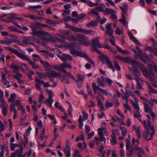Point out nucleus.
<instances>
[{
	"label": "nucleus",
	"instance_id": "43",
	"mask_svg": "<svg viewBox=\"0 0 157 157\" xmlns=\"http://www.w3.org/2000/svg\"><path fill=\"white\" fill-rule=\"evenodd\" d=\"M45 21L47 23L51 25H55L58 23L57 21H52L49 19H46Z\"/></svg>",
	"mask_w": 157,
	"mask_h": 157
},
{
	"label": "nucleus",
	"instance_id": "33",
	"mask_svg": "<svg viewBox=\"0 0 157 157\" xmlns=\"http://www.w3.org/2000/svg\"><path fill=\"white\" fill-rule=\"evenodd\" d=\"M53 102V99L52 98H48L44 102V103H46L48 105H49L51 108L52 107V104Z\"/></svg>",
	"mask_w": 157,
	"mask_h": 157
},
{
	"label": "nucleus",
	"instance_id": "41",
	"mask_svg": "<svg viewBox=\"0 0 157 157\" xmlns=\"http://www.w3.org/2000/svg\"><path fill=\"white\" fill-rule=\"evenodd\" d=\"M21 144H11L10 148V149L13 151L16 147H21Z\"/></svg>",
	"mask_w": 157,
	"mask_h": 157
},
{
	"label": "nucleus",
	"instance_id": "46",
	"mask_svg": "<svg viewBox=\"0 0 157 157\" xmlns=\"http://www.w3.org/2000/svg\"><path fill=\"white\" fill-rule=\"evenodd\" d=\"M150 80L151 82L152 85L155 87H156L157 86L156 85V81L155 79V76L152 77L150 79Z\"/></svg>",
	"mask_w": 157,
	"mask_h": 157
},
{
	"label": "nucleus",
	"instance_id": "63",
	"mask_svg": "<svg viewBox=\"0 0 157 157\" xmlns=\"http://www.w3.org/2000/svg\"><path fill=\"white\" fill-rule=\"evenodd\" d=\"M121 129L122 130V136H125L126 134L127 130L126 128L123 127L119 126Z\"/></svg>",
	"mask_w": 157,
	"mask_h": 157
},
{
	"label": "nucleus",
	"instance_id": "34",
	"mask_svg": "<svg viewBox=\"0 0 157 157\" xmlns=\"http://www.w3.org/2000/svg\"><path fill=\"white\" fill-rule=\"evenodd\" d=\"M134 79L136 80V88L139 90H143V88L139 80H140L139 79H136L135 78H134Z\"/></svg>",
	"mask_w": 157,
	"mask_h": 157
},
{
	"label": "nucleus",
	"instance_id": "25",
	"mask_svg": "<svg viewBox=\"0 0 157 157\" xmlns=\"http://www.w3.org/2000/svg\"><path fill=\"white\" fill-rule=\"evenodd\" d=\"M63 68V70H65V68H67L69 69H71L72 68V65L69 63L65 62L62 64Z\"/></svg>",
	"mask_w": 157,
	"mask_h": 157
},
{
	"label": "nucleus",
	"instance_id": "47",
	"mask_svg": "<svg viewBox=\"0 0 157 157\" xmlns=\"http://www.w3.org/2000/svg\"><path fill=\"white\" fill-rule=\"evenodd\" d=\"M89 14L96 17L98 16L99 15V13L95 10L92 9L91 12L89 13Z\"/></svg>",
	"mask_w": 157,
	"mask_h": 157
},
{
	"label": "nucleus",
	"instance_id": "50",
	"mask_svg": "<svg viewBox=\"0 0 157 157\" xmlns=\"http://www.w3.org/2000/svg\"><path fill=\"white\" fill-rule=\"evenodd\" d=\"M75 81H76L78 87L79 88L82 86L84 80L75 79Z\"/></svg>",
	"mask_w": 157,
	"mask_h": 157
},
{
	"label": "nucleus",
	"instance_id": "39",
	"mask_svg": "<svg viewBox=\"0 0 157 157\" xmlns=\"http://www.w3.org/2000/svg\"><path fill=\"white\" fill-rule=\"evenodd\" d=\"M24 140H21V142L23 144V145L25 146L28 143V139H27V135H25V134H24L23 135Z\"/></svg>",
	"mask_w": 157,
	"mask_h": 157
},
{
	"label": "nucleus",
	"instance_id": "9",
	"mask_svg": "<svg viewBox=\"0 0 157 157\" xmlns=\"http://www.w3.org/2000/svg\"><path fill=\"white\" fill-rule=\"evenodd\" d=\"M92 86L95 93L96 92L97 90H98L99 92L101 93L102 94L106 96H107L108 95V92L107 90L100 88L98 86H97L94 82L92 83Z\"/></svg>",
	"mask_w": 157,
	"mask_h": 157
},
{
	"label": "nucleus",
	"instance_id": "7",
	"mask_svg": "<svg viewBox=\"0 0 157 157\" xmlns=\"http://www.w3.org/2000/svg\"><path fill=\"white\" fill-rule=\"evenodd\" d=\"M135 65L136 66L135 64H132V66L133 68L129 67L128 69L129 70L135 77L136 79H139L141 82H143V80L140 78L139 76H140L141 75L138 69L135 67Z\"/></svg>",
	"mask_w": 157,
	"mask_h": 157
},
{
	"label": "nucleus",
	"instance_id": "58",
	"mask_svg": "<svg viewBox=\"0 0 157 157\" xmlns=\"http://www.w3.org/2000/svg\"><path fill=\"white\" fill-rule=\"evenodd\" d=\"M36 73L38 75L39 77L41 78H44L46 76H47V74H45L42 72H36Z\"/></svg>",
	"mask_w": 157,
	"mask_h": 157
},
{
	"label": "nucleus",
	"instance_id": "14",
	"mask_svg": "<svg viewBox=\"0 0 157 157\" xmlns=\"http://www.w3.org/2000/svg\"><path fill=\"white\" fill-rule=\"evenodd\" d=\"M111 27L112 25L111 23L108 24L105 27V33L108 34L110 36L112 35L113 33V30L111 29Z\"/></svg>",
	"mask_w": 157,
	"mask_h": 157
},
{
	"label": "nucleus",
	"instance_id": "29",
	"mask_svg": "<svg viewBox=\"0 0 157 157\" xmlns=\"http://www.w3.org/2000/svg\"><path fill=\"white\" fill-rule=\"evenodd\" d=\"M116 47L119 52L123 54H130V53L126 50H123L122 48L117 45H116Z\"/></svg>",
	"mask_w": 157,
	"mask_h": 157
},
{
	"label": "nucleus",
	"instance_id": "45",
	"mask_svg": "<svg viewBox=\"0 0 157 157\" xmlns=\"http://www.w3.org/2000/svg\"><path fill=\"white\" fill-rule=\"evenodd\" d=\"M76 44L78 45H84L86 46H88L90 45V42H82L80 40H78V42H77L76 43Z\"/></svg>",
	"mask_w": 157,
	"mask_h": 157
},
{
	"label": "nucleus",
	"instance_id": "40",
	"mask_svg": "<svg viewBox=\"0 0 157 157\" xmlns=\"http://www.w3.org/2000/svg\"><path fill=\"white\" fill-rule=\"evenodd\" d=\"M3 95H4L3 91L2 90L0 91V102H1V104L4 103H6V102L4 100Z\"/></svg>",
	"mask_w": 157,
	"mask_h": 157
},
{
	"label": "nucleus",
	"instance_id": "13",
	"mask_svg": "<svg viewBox=\"0 0 157 157\" xmlns=\"http://www.w3.org/2000/svg\"><path fill=\"white\" fill-rule=\"evenodd\" d=\"M97 82L98 85V86L99 87H104L105 85L104 84V77L103 76H101L100 77H98L97 79Z\"/></svg>",
	"mask_w": 157,
	"mask_h": 157
},
{
	"label": "nucleus",
	"instance_id": "2",
	"mask_svg": "<svg viewBox=\"0 0 157 157\" xmlns=\"http://www.w3.org/2000/svg\"><path fill=\"white\" fill-rule=\"evenodd\" d=\"M6 48L10 52L15 55L21 59L25 60L29 63V64L31 65L33 68L37 69L39 68L40 67L36 64L35 62L32 61L28 56L25 54L20 53L17 50L15 49L10 47H7Z\"/></svg>",
	"mask_w": 157,
	"mask_h": 157
},
{
	"label": "nucleus",
	"instance_id": "6",
	"mask_svg": "<svg viewBox=\"0 0 157 157\" xmlns=\"http://www.w3.org/2000/svg\"><path fill=\"white\" fill-rule=\"evenodd\" d=\"M70 29L76 32L82 33L90 35H93L96 32L95 30L92 29L88 30L82 28H78L76 27L72 26Z\"/></svg>",
	"mask_w": 157,
	"mask_h": 157
},
{
	"label": "nucleus",
	"instance_id": "60",
	"mask_svg": "<svg viewBox=\"0 0 157 157\" xmlns=\"http://www.w3.org/2000/svg\"><path fill=\"white\" fill-rule=\"evenodd\" d=\"M98 105L101 110L103 111L104 110V107L101 100H99L98 101Z\"/></svg>",
	"mask_w": 157,
	"mask_h": 157
},
{
	"label": "nucleus",
	"instance_id": "8",
	"mask_svg": "<svg viewBox=\"0 0 157 157\" xmlns=\"http://www.w3.org/2000/svg\"><path fill=\"white\" fill-rule=\"evenodd\" d=\"M98 133L100 136V140L101 141L105 142V138L103 134V132L105 133H107L106 129L105 128H101L98 129Z\"/></svg>",
	"mask_w": 157,
	"mask_h": 157
},
{
	"label": "nucleus",
	"instance_id": "26",
	"mask_svg": "<svg viewBox=\"0 0 157 157\" xmlns=\"http://www.w3.org/2000/svg\"><path fill=\"white\" fill-rule=\"evenodd\" d=\"M124 13L122 14V18L119 20V21L121 22L125 27L126 26V17Z\"/></svg>",
	"mask_w": 157,
	"mask_h": 157
},
{
	"label": "nucleus",
	"instance_id": "56",
	"mask_svg": "<svg viewBox=\"0 0 157 157\" xmlns=\"http://www.w3.org/2000/svg\"><path fill=\"white\" fill-rule=\"evenodd\" d=\"M135 151H136V150L133 148L129 150V153H127L126 155L130 156L135 154Z\"/></svg>",
	"mask_w": 157,
	"mask_h": 157
},
{
	"label": "nucleus",
	"instance_id": "49",
	"mask_svg": "<svg viewBox=\"0 0 157 157\" xmlns=\"http://www.w3.org/2000/svg\"><path fill=\"white\" fill-rule=\"evenodd\" d=\"M45 90L46 92L48 94V98H52L54 96L53 93V91L48 89H46Z\"/></svg>",
	"mask_w": 157,
	"mask_h": 157
},
{
	"label": "nucleus",
	"instance_id": "28",
	"mask_svg": "<svg viewBox=\"0 0 157 157\" xmlns=\"http://www.w3.org/2000/svg\"><path fill=\"white\" fill-rule=\"evenodd\" d=\"M98 23L96 21H91L90 22H88L86 25V26L90 27H94L98 25Z\"/></svg>",
	"mask_w": 157,
	"mask_h": 157
},
{
	"label": "nucleus",
	"instance_id": "61",
	"mask_svg": "<svg viewBox=\"0 0 157 157\" xmlns=\"http://www.w3.org/2000/svg\"><path fill=\"white\" fill-rule=\"evenodd\" d=\"M134 107V109L136 110V111L139 110L140 109V107H139L138 103V102L137 100V99L136 100V103L133 105Z\"/></svg>",
	"mask_w": 157,
	"mask_h": 157
},
{
	"label": "nucleus",
	"instance_id": "23",
	"mask_svg": "<svg viewBox=\"0 0 157 157\" xmlns=\"http://www.w3.org/2000/svg\"><path fill=\"white\" fill-rule=\"evenodd\" d=\"M14 42L12 39H10L7 40H0V43L3 44L9 45Z\"/></svg>",
	"mask_w": 157,
	"mask_h": 157
},
{
	"label": "nucleus",
	"instance_id": "20",
	"mask_svg": "<svg viewBox=\"0 0 157 157\" xmlns=\"http://www.w3.org/2000/svg\"><path fill=\"white\" fill-rule=\"evenodd\" d=\"M71 148L70 146H65L64 149V152L67 157H70L71 155Z\"/></svg>",
	"mask_w": 157,
	"mask_h": 157
},
{
	"label": "nucleus",
	"instance_id": "38",
	"mask_svg": "<svg viewBox=\"0 0 157 157\" xmlns=\"http://www.w3.org/2000/svg\"><path fill=\"white\" fill-rule=\"evenodd\" d=\"M11 68H13V69L14 71H18L20 69V67L17 65L12 64L10 66Z\"/></svg>",
	"mask_w": 157,
	"mask_h": 157
},
{
	"label": "nucleus",
	"instance_id": "5",
	"mask_svg": "<svg viewBox=\"0 0 157 157\" xmlns=\"http://www.w3.org/2000/svg\"><path fill=\"white\" fill-rule=\"evenodd\" d=\"M140 69L144 76L147 78L150 79L151 78L154 77L155 75L154 73L150 70H147L146 67L142 63H140Z\"/></svg>",
	"mask_w": 157,
	"mask_h": 157
},
{
	"label": "nucleus",
	"instance_id": "31",
	"mask_svg": "<svg viewBox=\"0 0 157 157\" xmlns=\"http://www.w3.org/2000/svg\"><path fill=\"white\" fill-rule=\"evenodd\" d=\"M136 151L138 152L137 153L138 157H142L140 153L143 155H145L144 151L141 147H139Z\"/></svg>",
	"mask_w": 157,
	"mask_h": 157
},
{
	"label": "nucleus",
	"instance_id": "51",
	"mask_svg": "<svg viewBox=\"0 0 157 157\" xmlns=\"http://www.w3.org/2000/svg\"><path fill=\"white\" fill-rule=\"evenodd\" d=\"M59 77V78L61 81L64 84H69L70 82L69 81L67 80L66 78H64L62 76H60Z\"/></svg>",
	"mask_w": 157,
	"mask_h": 157
},
{
	"label": "nucleus",
	"instance_id": "55",
	"mask_svg": "<svg viewBox=\"0 0 157 157\" xmlns=\"http://www.w3.org/2000/svg\"><path fill=\"white\" fill-rule=\"evenodd\" d=\"M16 97V94L15 93L11 94L10 96V98L9 99V102H11L13 101Z\"/></svg>",
	"mask_w": 157,
	"mask_h": 157
},
{
	"label": "nucleus",
	"instance_id": "52",
	"mask_svg": "<svg viewBox=\"0 0 157 157\" xmlns=\"http://www.w3.org/2000/svg\"><path fill=\"white\" fill-rule=\"evenodd\" d=\"M87 3L88 6L90 7H93L98 5V3L97 2L93 3L90 1L87 2Z\"/></svg>",
	"mask_w": 157,
	"mask_h": 157
},
{
	"label": "nucleus",
	"instance_id": "32",
	"mask_svg": "<svg viewBox=\"0 0 157 157\" xmlns=\"http://www.w3.org/2000/svg\"><path fill=\"white\" fill-rule=\"evenodd\" d=\"M56 71H62L63 68L62 64H57L53 66L52 67Z\"/></svg>",
	"mask_w": 157,
	"mask_h": 157
},
{
	"label": "nucleus",
	"instance_id": "53",
	"mask_svg": "<svg viewBox=\"0 0 157 157\" xmlns=\"http://www.w3.org/2000/svg\"><path fill=\"white\" fill-rule=\"evenodd\" d=\"M48 117L52 120V121H54L53 123L54 124H56L57 123V121L55 119V117L54 115H52L50 114H48Z\"/></svg>",
	"mask_w": 157,
	"mask_h": 157
},
{
	"label": "nucleus",
	"instance_id": "21",
	"mask_svg": "<svg viewBox=\"0 0 157 157\" xmlns=\"http://www.w3.org/2000/svg\"><path fill=\"white\" fill-rule=\"evenodd\" d=\"M116 13V11L115 10L112 9H109L108 8H106L105 9L104 12V14L105 15L112 14L113 13Z\"/></svg>",
	"mask_w": 157,
	"mask_h": 157
},
{
	"label": "nucleus",
	"instance_id": "36",
	"mask_svg": "<svg viewBox=\"0 0 157 157\" xmlns=\"http://www.w3.org/2000/svg\"><path fill=\"white\" fill-rule=\"evenodd\" d=\"M23 151V147L21 144V147L18 150H17L16 152V156L22 155Z\"/></svg>",
	"mask_w": 157,
	"mask_h": 157
},
{
	"label": "nucleus",
	"instance_id": "62",
	"mask_svg": "<svg viewBox=\"0 0 157 157\" xmlns=\"http://www.w3.org/2000/svg\"><path fill=\"white\" fill-rule=\"evenodd\" d=\"M136 112L135 111H134L133 113H134V117L135 118H137L139 119L141 117V116L139 110L136 111Z\"/></svg>",
	"mask_w": 157,
	"mask_h": 157
},
{
	"label": "nucleus",
	"instance_id": "57",
	"mask_svg": "<svg viewBox=\"0 0 157 157\" xmlns=\"http://www.w3.org/2000/svg\"><path fill=\"white\" fill-rule=\"evenodd\" d=\"M148 92L149 93H152L153 94H157V91L156 90L154 89L152 86H151L148 88Z\"/></svg>",
	"mask_w": 157,
	"mask_h": 157
},
{
	"label": "nucleus",
	"instance_id": "59",
	"mask_svg": "<svg viewBox=\"0 0 157 157\" xmlns=\"http://www.w3.org/2000/svg\"><path fill=\"white\" fill-rule=\"evenodd\" d=\"M86 88L88 91V94H89L91 96L94 97V96L93 95L90 87L88 85H87Z\"/></svg>",
	"mask_w": 157,
	"mask_h": 157
},
{
	"label": "nucleus",
	"instance_id": "37",
	"mask_svg": "<svg viewBox=\"0 0 157 157\" xmlns=\"http://www.w3.org/2000/svg\"><path fill=\"white\" fill-rule=\"evenodd\" d=\"M115 33L118 35H120L124 33V30L123 29H120L119 27H116Z\"/></svg>",
	"mask_w": 157,
	"mask_h": 157
},
{
	"label": "nucleus",
	"instance_id": "10",
	"mask_svg": "<svg viewBox=\"0 0 157 157\" xmlns=\"http://www.w3.org/2000/svg\"><path fill=\"white\" fill-rule=\"evenodd\" d=\"M57 56L59 58L64 62L67 60H72V58L71 56L67 54H63L62 55H58Z\"/></svg>",
	"mask_w": 157,
	"mask_h": 157
},
{
	"label": "nucleus",
	"instance_id": "64",
	"mask_svg": "<svg viewBox=\"0 0 157 157\" xmlns=\"http://www.w3.org/2000/svg\"><path fill=\"white\" fill-rule=\"evenodd\" d=\"M35 82H36V83L40 85H42V84H44V81L40 80L38 78H36V79L35 80Z\"/></svg>",
	"mask_w": 157,
	"mask_h": 157
},
{
	"label": "nucleus",
	"instance_id": "17",
	"mask_svg": "<svg viewBox=\"0 0 157 157\" xmlns=\"http://www.w3.org/2000/svg\"><path fill=\"white\" fill-rule=\"evenodd\" d=\"M112 134L111 135V137L112 138V140L114 144H116L117 143L116 139V134L118 132V130L117 129H113L112 131Z\"/></svg>",
	"mask_w": 157,
	"mask_h": 157
},
{
	"label": "nucleus",
	"instance_id": "3",
	"mask_svg": "<svg viewBox=\"0 0 157 157\" xmlns=\"http://www.w3.org/2000/svg\"><path fill=\"white\" fill-rule=\"evenodd\" d=\"M29 27L32 29L31 34L33 35L37 36L39 37L44 36L50 37L51 35L49 33L45 31L36 30L40 29L39 22L31 23L30 24Z\"/></svg>",
	"mask_w": 157,
	"mask_h": 157
},
{
	"label": "nucleus",
	"instance_id": "48",
	"mask_svg": "<svg viewBox=\"0 0 157 157\" xmlns=\"http://www.w3.org/2000/svg\"><path fill=\"white\" fill-rule=\"evenodd\" d=\"M151 130L152 131V133L150 135V138L147 140V141L148 142L149 140L152 139L153 136L154 135L155 132L153 127L151 128Z\"/></svg>",
	"mask_w": 157,
	"mask_h": 157
},
{
	"label": "nucleus",
	"instance_id": "15",
	"mask_svg": "<svg viewBox=\"0 0 157 157\" xmlns=\"http://www.w3.org/2000/svg\"><path fill=\"white\" fill-rule=\"evenodd\" d=\"M138 54L137 56L144 63H146V59L148 60L149 59L148 56L145 53H138Z\"/></svg>",
	"mask_w": 157,
	"mask_h": 157
},
{
	"label": "nucleus",
	"instance_id": "22",
	"mask_svg": "<svg viewBox=\"0 0 157 157\" xmlns=\"http://www.w3.org/2000/svg\"><path fill=\"white\" fill-rule=\"evenodd\" d=\"M32 57L33 58V60L35 62L39 61L40 63L42 60L41 58L37 54H33L32 55Z\"/></svg>",
	"mask_w": 157,
	"mask_h": 157
},
{
	"label": "nucleus",
	"instance_id": "42",
	"mask_svg": "<svg viewBox=\"0 0 157 157\" xmlns=\"http://www.w3.org/2000/svg\"><path fill=\"white\" fill-rule=\"evenodd\" d=\"M40 63L43 65L45 68H48V67L51 68L52 66L49 63L46 61H44L43 60Z\"/></svg>",
	"mask_w": 157,
	"mask_h": 157
},
{
	"label": "nucleus",
	"instance_id": "4",
	"mask_svg": "<svg viewBox=\"0 0 157 157\" xmlns=\"http://www.w3.org/2000/svg\"><path fill=\"white\" fill-rule=\"evenodd\" d=\"M70 53L74 56L83 57L88 60L90 63L92 64L94 66L95 65L94 63L91 59V58L85 53L80 51H78L77 50L75 49H71L70 50Z\"/></svg>",
	"mask_w": 157,
	"mask_h": 157
},
{
	"label": "nucleus",
	"instance_id": "1",
	"mask_svg": "<svg viewBox=\"0 0 157 157\" xmlns=\"http://www.w3.org/2000/svg\"><path fill=\"white\" fill-rule=\"evenodd\" d=\"M92 47L94 50L98 54L100 55L99 58L100 59L101 62L102 63L105 64V61L107 67L110 69L113 70L114 71V68L111 60L109 57L101 53V51L98 50L96 46L99 48H101V45L100 44L99 38L96 37L92 40Z\"/></svg>",
	"mask_w": 157,
	"mask_h": 157
},
{
	"label": "nucleus",
	"instance_id": "44",
	"mask_svg": "<svg viewBox=\"0 0 157 157\" xmlns=\"http://www.w3.org/2000/svg\"><path fill=\"white\" fill-rule=\"evenodd\" d=\"M63 71L66 75L69 76L73 80H75V78L69 72L67 71L66 70H63Z\"/></svg>",
	"mask_w": 157,
	"mask_h": 157
},
{
	"label": "nucleus",
	"instance_id": "24",
	"mask_svg": "<svg viewBox=\"0 0 157 157\" xmlns=\"http://www.w3.org/2000/svg\"><path fill=\"white\" fill-rule=\"evenodd\" d=\"M143 104L144 105V111L145 112L149 113L152 112V109L149 107L148 105L145 102H144Z\"/></svg>",
	"mask_w": 157,
	"mask_h": 157
},
{
	"label": "nucleus",
	"instance_id": "27",
	"mask_svg": "<svg viewBox=\"0 0 157 157\" xmlns=\"http://www.w3.org/2000/svg\"><path fill=\"white\" fill-rule=\"evenodd\" d=\"M77 36L78 39L76 41H75V44L77 42H78V40H80L81 41V40H88V38L85 36L81 34H78L77 35Z\"/></svg>",
	"mask_w": 157,
	"mask_h": 157
},
{
	"label": "nucleus",
	"instance_id": "19",
	"mask_svg": "<svg viewBox=\"0 0 157 157\" xmlns=\"http://www.w3.org/2000/svg\"><path fill=\"white\" fill-rule=\"evenodd\" d=\"M40 37L41 40L42 42H51L53 43L54 42V39L52 37L49 38L46 37Z\"/></svg>",
	"mask_w": 157,
	"mask_h": 157
},
{
	"label": "nucleus",
	"instance_id": "12",
	"mask_svg": "<svg viewBox=\"0 0 157 157\" xmlns=\"http://www.w3.org/2000/svg\"><path fill=\"white\" fill-rule=\"evenodd\" d=\"M60 75V73L53 70L47 73V76L49 78L52 77H59Z\"/></svg>",
	"mask_w": 157,
	"mask_h": 157
},
{
	"label": "nucleus",
	"instance_id": "16",
	"mask_svg": "<svg viewBox=\"0 0 157 157\" xmlns=\"http://www.w3.org/2000/svg\"><path fill=\"white\" fill-rule=\"evenodd\" d=\"M1 106H2V112L3 116H6L7 114L8 105L6 102L4 103H1Z\"/></svg>",
	"mask_w": 157,
	"mask_h": 157
},
{
	"label": "nucleus",
	"instance_id": "11",
	"mask_svg": "<svg viewBox=\"0 0 157 157\" xmlns=\"http://www.w3.org/2000/svg\"><path fill=\"white\" fill-rule=\"evenodd\" d=\"M121 61L124 62H127L128 64L130 63H132V64H135L137 66L139 65V63L136 60L133 59L129 57H122Z\"/></svg>",
	"mask_w": 157,
	"mask_h": 157
},
{
	"label": "nucleus",
	"instance_id": "18",
	"mask_svg": "<svg viewBox=\"0 0 157 157\" xmlns=\"http://www.w3.org/2000/svg\"><path fill=\"white\" fill-rule=\"evenodd\" d=\"M128 34L130 39L133 40L135 43L139 45H141L138 40L134 37L132 33L129 31H128Z\"/></svg>",
	"mask_w": 157,
	"mask_h": 157
},
{
	"label": "nucleus",
	"instance_id": "30",
	"mask_svg": "<svg viewBox=\"0 0 157 157\" xmlns=\"http://www.w3.org/2000/svg\"><path fill=\"white\" fill-rule=\"evenodd\" d=\"M128 4L126 3H124L123 4V7L121 6H119L122 12L123 13H124V14H126V10L128 8Z\"/></svg>",
	"mask_w": 157,
	"mask_h": 157
},
{
	"label": "nucleus",
	"instance_id": "35",
	"mask_svg": "<svg viewBox=\"0 0 157 157\" xmlns=\"http://www.w3.org/2000/svg\"><path fill=\"white\" fill-rule=\"evenodd\" d=\"M131 86V88L133 91L137 95H140V91L137 90V89L135 87V85L133 84H132Z\"/></svg>",
	"mask_w": 157,
	"mask_h": 157
},
{
	"label": "nucleus",
	"instance_id": "54",
	"mask_svg": "<svg viewBox=\"0 0 157 157\" xmlns=\"http://www.w3.org/2000/svg\"><path fill=\"white\" fill-rule=\"evenodd\" d=\"M100 6H98L95 8L97 10L101 12H103L104 11V10L103 8L101 7H105V5L103 4H101L100 5Z\"/></svg>",
	"mask_w": 157,
	"mask_h": 157
}]
</instances>
